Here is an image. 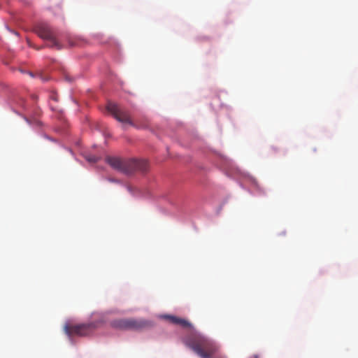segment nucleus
I'll return each mask as SVG.
<instances>
[{"instance_id":"f257e3e1","label":"nucleus","mask_w":358,"mask_h":358,"mask_svg":"<svg viewBox=\"0 0 358 358\" xmlns=\"http://www.w3.org/2000/svg\"><path fill=\"white\" fill-rule=\"evenodd\" d=\"M106 162L113 169L127 175L132 174L136 171L144 173L148 169V163L144 159H122L108 157L106 158Z\"/></svg>"},{"instance_id":"f03ea898","label":"nucleus","mask_w":358,"mask_h":358,"mask_svg":"<svg viewBox=\"0 0 358 358\" xmlns=\"http://www.w3.org/2000/svg\"><path fill=\"white\" fill-rule=\"evenodd\" d=\"M111 325L120 330L141 331L151 327L152 324L143 319L124 318L113 320Z\"/></svg>"},{"instance_id":"7ed1b4c3","label":"nucleus","mask_w":358,"mask_h":358,"mask_svg":"<svg viewBox=\"0 0 358 358\" xmlns=\"http://www.w3.org/2000/svg\"><path fill=\"white\" fill-rule=\"evenodd\" d=\"M35 31L39 37L48 41L49 47L57 50L62 48V45L57 41L55 31L47 23L41 22L38 24L35 27Z\"/></svg>"},{"instance_id":"20e7f679","label":"nucleus","mask_w":358,"mask_h":358,"mask_svg":"<svg viewBox=\"0 0 358 358\" xmlns=\"http://www.w3.org/2000/svg\"><path fill=\"white\" fill-rule=\"evenodd\" d=\"M97 325L94 323L81 324L78 325H69L66 324L64 327L65 333L69 336H84L91 334L96 328Z\"/></svg>"},{"instance_id":"39448f33","label":"nucleus","mask_w":358,"mask_h":358,"mask_svg":"<svg viewBox=\"0 0 358 358\" xmlns=\"http://www.w3.org/2000/svg\"><path fill=\"white\" fill-rule=\"evenodd\" d=\"M106 108L117 121L134 126L128 110L121 108L118 105L112 102L107 104Z\"/></svg>"},{"instance_id":"423d86ee","label":"nucleus","mask_w":358,"mask_h":358,"mask_svg":"<svg viewBox=\"0 0 358 358\" xmlns=\"http://www.w3.org/2000/svg\"><path fill=\"white\" fill-rule=\"evenodd\" d=\"M164 317L169 320L170 322L175 324L180 325L183 327H189L191 326V324L188 321L182 318L178 317L176 316L165 315Z\"/></svg>"},{"instance_id":"0eeeda50","label":"nucleus","mask_w":358,"mask_h":358,"mask_svg":"<svg viewBox=\"0 0 358 358\" xmlns=\"http://www.w3.org/2000/svg\"><path fill=\"white\" fill-rule=\"evenodd\" d=\"M86 159L90 163H95L98 160V157L96 156H87L86 157Z\"/></svg>"},{"instance_id":"6e6552de","label":"nucleus","mask_w":358,"mask_h":358,"mask_svg":"<svg viewBox=\"0 0 358 358\" xmlns=\"http://www.w3.org/2000/svg\"><path fill=\"white\" fill-rule=\"evenodd\" d=\"M52 99H53L54 100H55V101H57V99L56 96H52Z\"/></svg>"},{"instance_id":"1a4fd4ad","label":"nucleus","mask_w":358,"mask_h":358,"mask_svg":"<svg viewBox=\"0 0 358 358\" xmlns=\"http://www.w3.org/2000/svg\"><path fill=\"white\" fill-rule=\"evenodd\" d=\"M253 358H257V356H256V355H255V356H254V357H253Z\"/></svg>"}]
</instances>
